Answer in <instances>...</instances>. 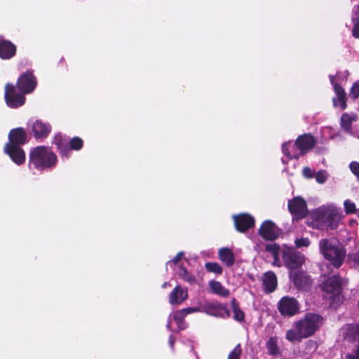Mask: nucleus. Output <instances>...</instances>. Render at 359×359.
I'll list each match as a JSON object with an SVG mask.
<instances>
[{"mask_svg":"<svg viewBox=\"0 0 359 359\" xmlns=\"http://www.w3.org/2000/svg\"><path fill=\"white\" fill-rule=\"evenodd\" d=\"M17 85L22 93H30L35 88L36 81L32 73L27 72L18 79Z\"/></svg>","mask_w":359,"mask_h":359,"instance_id":"nucleus-14","label":"nucleus"},{"mask_svg":"<svg viewBox=\"0 0 359 359\" xmlns=\"http://www.w3.org/2000/svg\"><path fill=\"white\" fill-rule=\"evenodd\" d=\"M266 348L271 355H275L278 352V341L276 337H271L266 343Z\"/></svg>","mask_w":359,"mask_h":359,"instance_id":"nucleus-32","label":"nucleus"},{"mask_svg":"<svg viewBox=\"0 0 359 359\" xmlns=\"http://www.w3.org/2000/svg\"><path fill=\"white\" fill-rule=\"evenodd\" d=\"M282 258L284 265L290 270V272H294L295 270L301 268L306 261L304 255L288 246L283 247Z\"/></svg>","mask_w":359,"mask_h":359,"instance_id":"nucleus-7","label":"nucleus"},{"mask_svg":"<svg viewBox=\"0 0 359 359\" xmlns=\"http://www.w3.org/2000/svg\"><path fill=\"white\" fill-rule=\"evenodd\" d=\"M359 11V6H355L353 8V15L352 17V22L353 24V35L355 38H359V18L358 12Z\"/></svg>","mask_w":359,"mask_h":359,"instance_id":"nucleus-31","label":"nucleus"},{"mask_svg":"<svg viewBox=\"0 0 359 359\" xmlns=\"http://www.w3.org/2000/svg\"><path fill=\"white\" fill-rule=\"evenodd\" d=\"M350 169L351 172L358 177H359V163L356 161H353L350 163Z\"/></svg>","mask_w":359,"mask_h":359,"instance_id":"nucleus-43","label":"nucleus"},{"mask_svg":"<svg viewBox=\"0 0 359 359\" xmlns=\"http://www.w3.org/2000/svg\"><path fill=\"white\" fill-rule=\"evenodd\" d=\"M357 121L356 115H349L348 114H344L341 116V121L342 128L346 130L349 131L351 129V125L353 121Z\"/></svg>","mask_w":359,"mask_h":359,"instance_id":"nucleus-30","label":"nucleus"},{"mask_svg":"<svg viewBox=\"0 0 359 359\" xmlns=\"http://www.w3.org/2000/svg\"><path fill=\"white\" fill-rule=\"evenodd\" d=\"M325 299L329 301L330 306L337 308L341 303V283L337 276H333L322 284Z\"/></svg>","mask_w":359,"mask_h":359,"instance_id":"nucleus-6","label":"nucleus"},{"mask_svg":"<svg viewBox=\"0 0 359 359\" xmlns=\"http://www.w3.org/2000/svg\"><path fill=\"white\" fill-rule=\"evenodd\" d=\"M280 233L279 229L271 220L264 221L259 229V234L265 240L273 241Z\"/></svg>","mask_w":359,"mask_h":359,"instance_id":"nucleus-13","label":"nucleus"},{"mask_svg":"<svg viewBox=\"0 0 359 359\" xmlns=\"http://www.w3.org/2000/svg\"><path fill=\"white\" fill-rule=\"evenodd\" d=\"M282 151L284 156L282 158L283 163H287V160L292 158H298L302 155L300 151L297 148L296 142H285L282 145Z\"/></svg>","mask_w":359,"mask_h":359,"instance_id":"nucleus-18","label":"nucleus"},{"mask_svg":"<svg viewBox=\"0 0 359 359\" xmlns=\"http://www.w3.org/2000/svg\"><path fill=\"white\" fill-rule=\"evenodd\" d=\"M341 334L344 340L348 342L356 341L359 335V326L346 325L341 330Z\"/></svg>","mask_w":359,"mask_h":359,"instance_id":"nucleus-23","label":"nucleus"},{"mask_svg":"<svg viewBox=\"0 0 359 359\" xmlns=\"http://www.w3.org/2000/svg\"><path fill=\"white\" fill-rule=\"evenodd\" d=\"M290 278L294 285L300 290L306 289L311 283L310 278L304 271H291Z\"/></svg>","mask_w":359,"mask_h":359,"instance_id":"nucleus-19","label":"nucleus"},{"mask_svg":"<svg viewBox=\"0 0 359 359\" xmlns=\"http://www.w3.org/2000/svg\"><path fill=\"white\" fill-rule=\"evenodd\" d=\"M55 144L57 146L58 149L62 155V156L68 157L70 150L68 148V146L65 142L61 135H56L54 140Z\"/></svg>","mask_w":359,"mask_h":359,"instance_id":"nucleus-29","label":"nucleus"},{"mask_svg":"<svg viewBox=\"0 0 359 359\" xmlns=\"http://www.w3.org/2000/svg\"><path fill=\"white\" fill-rule=\"evenodd\" d=\"M30 127L34 136L36 138H43L46 137L51 130L50 126L41 120H35L30 123Z\"/></svg>","mask_w":359,"mask_h":359,"instance_id":"nucleus-17","label":"nucleus"},{"mask_svg":"<svg viewBox=\"0 0 359 359\" xmlns=\"http://www.w3.org/2000/svg\"><path fill=\"white\" fill-rule=\"evenodd\" d=\"M69 143H70L71 149H75V150L80 149L83 145V141L79 137H74L70 141Z\"/></svg>","mask_w":359,"mask_h":359,"instance_id":"nucleus-39","label":"nucleus"},{"mask_svg":"<svg viewBox=\"0 0 359 359\" xmlns=\"http://www.w3.org/2000/svg\"><path fill=\"white\" fill-rule=\"evenodd\" d=\"M205 269L208 271L216 274H221L222 273V268L216 262H208L205 264Z\"/></svg>","mask_w":359,"mask_h":359,"instance_id":"nucleus-34","label":"nucleus"},{"mask_svg":"<svg viewBox=\"0 0 359 359\" xmlns=\"http://www.w3.org/2000/svg\"><path fill=\"white\" fill-rule=\"evenodd\" d=\"M323 324V318L318 314L306 313L304 318L294 323V329L286 332L285 338L290 342H300L313 334Z\"/></svg>","mask_w":359,"mask_h":359,"instance_id":"nucleus-2","label":"nucleus"},{"mask_svg":"<svg viewBox=\"0 0 359 359\" xmlns=\"http://www.w3.org/2000/svg\"><path fill=\"white\" fill-rule=\"evenodd\" d=\"M175 340V339L173 338V337L172 335H170V338H169V345L171 348H173Z\"/></svg>","mask_w":359,"mask_h":359,"instance_id":"nucleus-46","label":"nucleus"},{"mask_svg":"<svg viewBox=\"0 0 359 359\" xmlns=\"http://www.w3.org/2000/svg\"><path fill=\"white\" fill-rule=\"evenodd\" d=\"M183 256L184 253L182 252H180L171 261L167 263V266H172V265L177 264Z\"/></svg>","mask_w":359,"mask_h":359,"instance_id":"nucleus-42","label":"nucleus"},{"mask_svg":"<svg viewBox=\"0 0 359 359\" xmlns=\"http://www.w3.org/2000/svg\"><path fill=\"white\" fill-rule=\"evenodd\" d=\"M319 250L320 254L330 266L338 269L342 265L346 256V251L337 238L320 239Z\"/></svg>","mask_w":359,"mask_h":359,"instance_id":"nucleus-3","label":"nucleus"},{"mask_svg":"<svg viewBox=\"0 0 359 359\" xmlns=\"http://www.w3.org/2000/svg\"><path fill=\"white\" fill-rule=\"evenodd\" d=\"M346 72L338 73L334 76H330L332 85L334 86L335 97H333L334 107L344 110L346 107V97L344 90L339 86L346 77Z\"/></svg>","mask_w":359,"mask_h":359,"instance_id":"nucleus-8","label":"nucleus"},{"mask_svg":"<svg viewBox=\"0 0 359 359\" xmlns=\"http://www.w3.org/2000/svg\"><path fill=\"white\" fill-rule=\"evenodd\" d=\"M262 283L266 292L274 291L277 287L276 276L272 271L266 272L262 277Z\"/></svg>","mask_w":359,"mask_h":359,"instance_id":"nucleus-24","label":"nucleus"},{"mask_svg":"<svg viewBox=\"0 0 359 359\" xmlns=\"http://www.w3.org/2000/svg\"><path fill=\"white\" fill-rule=\"evenodd\" d=\"M186 316L182 310L177 311L169 316L166 327L170 331H177L186 327L184 318Z\"/></svg>","mask_w":359,"mask_h":359,"instance_id":"nucleus-15","label":"nucleus"},{"mask_svg":"<svg viewBox=\"0 0 359 359\" xmlns=\"http://www.w3.org/2000/svg\"><path fill=\"white\" fill-rule=\"evenodd\" d=\"M344 211L346 215L353 214L356 212V205L350 199H346L344 202Z\"/></svg>","mask_w":359,"mask_h":359,"instance_id":"nucleus-35","label":"nucleus"},{"mask_svg":"<svg viewBox=\"0 0 359 359\" xmlns=\"http://www.w3.org/2000/svg\"><path fill=\"white\" fill-rule=\"evenodd\" d=\"M9 142L4 147V151L17 165L22 164L25 161V154L20 147L26 142V134L23 129L12 130L8 135Z\"/></svg>","mask_w":359,"mask_h":359,"instance_id":"nucleus-4","label":"nucleus"},{"mask_svg":"<svg viewBox=\"0 0 359 359\" xmlns=\"http://www.w3.org/2000/svg\"><path fill=\"white\" fill-rule=\"evenodd\" d=\"M177 273L183 280L189 284H194L196 281L195 276L183 266H179Z\"/></svg>","mask_w":359,"mask_h":359,"instance_id":"nucleus-28","label":"nucleus"},{"mask_svg":"<svg viewBox=\"0 0 359 359\" xmlns=\"http://www.w3.org/2000/svg\"><path fill=\"white\" fill-rule=\"evenodd\" d=\"M350 223H351V224H352L353 223L356 224V222L351 221V222H350Z\"/></svg>","mask_w":359,"mask_h":359,"instance_id":"nucleus-48","label":"nucleus"},{"mask_svg":"<svg viewBox=\"0 0 359 359\" xmlns=\"http://www.w3.org/2000/svg\"><path fill=\"white\" fill-rule=\"evenodd\" d=\"M167 284H168V283H163V287H165L167 286Z\"/></svg>","mask_w":359,"mask_h":359,"instance_id":"nucleus-47","label":"nucleus"},{"mask_svg":"<svg viewBox=\"0 0 359 359\" xmlns=\"http://www.w3.org/2000/svg\"><path fill=\"white\" fill-rule=\"evenodd\" d=\"M343 217L344 214L340 208L334 204H327L313 210L308 224L313 229H335Z\"/></svg>","mask_w":359,"mask_h":359,"instance_id":"nucleus-1","label":"nucleus"},{"mask_svg":"<svg viewBox=\"0 0 359 359\" xmlns=\"http://www.w3.org/2000/svg\"><path fill=\"white\" fill-rule=\"evenodd\" d=\"M303 175L307 179H311L314 177V171L309 167H305L302 171Z\"/></svg>","mask_w":359,"mask_h":359,"instance_id":"nucleus-44","label":"nucleus"},{"mask_svg":"<svg viewBox=\"0 0 359 359\" xmlns=\"http://www.w3.org/2000/svg\"><path fill=\"white\" fill-rule=\"evenodd\" d=\"M182 311L185 316L196 312H203L202 306L200 307H189L187 309H182Z\"/></svg>","mask_w":359,"mask_h":359,"instance_id":"nucleus-41","label":"nucleus"},{"mask_svg":"<svg viewBox=\"0 0 359 359\" xmlns=\"http://www.w3.org/2000/svg\"><path fill=\"white\" fill-rule=\"evenodd\" d=\"M233 218L236 229L241 232L247 231L255 224L253 217L247 213L234 215Z\"/></svg>","mask_w":359,"mask_h":359,"instance_id":"nucleus-16","label":"nucleus"},{"mask_svg":"<svg viewBox=\"0 0 359 359\" xmlns=\"http://www.w3.org/2000/svg\"><path fill=\"white\" fill-rule=\"evenodd\" d=\"M266 251L269 252L273 259L272 264L274 266H282V262L279 257L280 247L276 243L267 244L265 247Z\"/></svg>","mask_w":359,"mask_h":359,"instance_id":"nucleus-26","label":"nucleus"},{"mask_svg":"<svg viewBox=\"0 0 359 359\" xmlns=\"http://www.w3.org/2000/svg\"><path fill=\"white\" fill-rule=\"evenodd\" d=\"M290 212L297 218H302L308 212L306 201L301 197H294L288 202Z\"/></svg>","mask_w":359,"mask_h":359,"instance_id":"nucleus-12","label":"nucleus"},{"mask_svg":"<svg viewBox=\"0 0 359 359\" xmlns=\"http://www.w3.org/2000/svg\"><path fill=\"white\" fill-rule=\"evenodd\" d=\"M294 244L298 248H307L310 245L311 241L308 238L299 237L294 240Z\"/></svg>","mask_w":359,"mask_h":359,"instance_id":"nucleus-36","label":"nucleus"},{"mask_svg":"<svg viewBox=\"0 0 359 359\" xmlns=\"http://www.w3.org/2000/svg\"><path fill=\"white\" fill-rule=\"evenodd\" d=\"M188 297V292L187 289H183L181 286L177 285L169 295L170 304H180Z\"/></svg>","mask_w":359,"mask_h":359,"instance_id":"nucleus-22","label":"nucleus"},{"mask_svg":"<svg viewBox=\"0 0 359 359\" xmlns=\"http://www.w3.org/2000/svg\"><path fill=\"white\" fill-rule=\"evenodd\" d=\"M56 163V155L48 147L39 146L30 151L29 167L31 170H44L53 167Z\"/></svg>","mask_w":359,"mask_h":359,"instance_id":"nucleus-5","label":"nucleus"},{"mask_svg":"<svg viewBox=\"0 0 359 359\" xmlns=\"http://www.w3.org/2000/svg\"><path fill=\"white\" fill-rule=\"evenodd\" d=\"M203 312L217 318H227L230 316L226 307L218 302H205L202 305Z\"/></svg>","mask_w":359,"mask_h":359,"instance_id":"nucleus-11","label":"nucleus"},{"mask_svg":"<svg viewBox=\"0 0 359 359\" xmlns=\"http://www.w3.org/2000/svg\"><path fill=\"white\" fill-rule=\"evenodd\" d=\"M25 93H17L14 86L6 84L5 87V100L7 105L11 108H17L24 104L25 102Z\"/></svg>","mask_w":359,"mask_h":359,"instance_id":"nucleus-9","label":"nucleus"},{"mask_svg":"<svg viewBox=\"0 0 359 359\" xmlns=\"http://www.w3.org/2000/svg\"><path fill=\"white\" fill-rule=\"evenodd\" d=\"M209 287L211 292L221 297H228L229 295V290L226 289L221 283L216 280H211L209 282Z\"/></svg>","mask_w":359,"mask_h":359,"instance_id":"nucleus-27","label":"nucleus"},{"mask_svg":"<svg viewBox=\"0 0 359 359\" xmlns=\"http://www.w3.org/2000/svg\"><path fill=\"white\" fill-rule=\"evenodd\" d=\"M346 359H359V353L358 349L356 350L355 355L348 354L346 355Z\"/></svg>","mask_w":359,"mask_h":359,"instance_id":"nucleus-45","label":"nucleus"},{"mask_svg":"<svg viewBox=\"0 0 359 359\" xmlns=\"http://www.w3.org/2000/svg\"><path fill=\"white\" fill-rule=\"evenodd\" d=\"M280 313L285 316H292L299 311L298 302L293 297H283L278 304Z\"/></svg>","mask_w":359,"mask_h":359,"instance_id":"nucleus-10","label":"nucleus"},{"mask_svg":"<svg viewBox=\"0 0 359 359\" xmlns=\"http://www.w3.org/2000/svg\"><path fill=\"white\" fill-rule=\"evenodd\" d=\"M220 261L226 266H231L235 262V255L231 249L222 248L218 251Z\"/></svg>","mask_w":359,"mask_h":359,"instance_id":"nucleus-25","label":"nucleus"},{"mask_svg":"<svg viewBox=\"0 0 359 359\" xmlns=\"http://www.w3.org/2000/svg\"><path fill=\"white\" fill-rule=\"evenodd\" d=\"M296 144L302 155H304L313 148L315 144V140L312 135L304 134L297 139Z\"/></svg>","mask_w":359,"mask_h":359,"instance_id":"nucleus-20","label":"nucleus"},{"mask_svg":"<svg viewBox=\"0 0 359 359\" xmlns=\"http://www.w3.org/2000/svg\"><path fill=\"white\" fill-rule=\"evenodd\" d=\"M242 353L241 344H237L232 351L230 352L228 359H239Z\"/></svg>","mask_w":359,"mask_h":359,"instance_id":"nucleus-38","label":"nucleus"},{"mask_svg":"<svg viewBox=\"0 0 359 359\" xmlns=\"http://www.w3.org/2000/svg\"><path fill=\"white\" fill-rule=\"evenodd\" d=\"M316 180L319 184L325 183L327 180V172L325 170H319L314 175Z\"/></svg>","mask_w":359,"mask_h":359,"instance_id":"nucleus-37","label":"nucleus"},{"mask_svg":"<svg viewBox=\"0 0 359 359\" xmlns=\"http://www.w3.org/2000/svg\"><path fill=\"white\" fill-rule=\"evenodd\" d=\"M16 52L15 46L9 41L0 38V57L7 60L13 57Z\"/></svg>","mask_w":359,"mask_h":359,"instance_id":"nucleus-21","label":"nucleus"},{"mask_svg":"<svg viewBox=\"0 0 359 359\" xmlns=\"http://www.w3.org/2000/svg\"><path fill=\"white\" fill-rule=\"evenodd\" d=\"M232 307L233 312V318L238 322L243 321L245 317L244 313L236 305L234 299L232 300Z\"/></svg>","mask_w":359,"mask_h":359,"instance_id":"nucleus-33","label":"nucleus"},{"mask_svg":"<svg viewBox=\"0 0 359 359\" xmlns=\"http://www.w3.org/2000/svg\"><path fill=\"white\" fill-rule=\"evenodd\" d=\"M349 96L351 98L355 100L359 96V85L358 82H355L352 86Z\"/></svg>","mask_w":359,"mask_h":359,"instance_id":"nucleus-40","label":"nucleus"}]
</instances>
